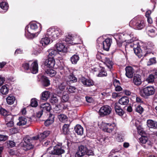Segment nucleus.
<instances>
[{
	"label": "nucleus",
	"instance_id": "4d7b16f0",
	"mask_svg": "<svg viewBox=\"0 0 157 157\" xmlns=\"http://www.w3.org/2000/svg\"><path fill=\"white\" fill-rule=\"evenodd\" d=\"M0 113L4 116L6 117L9 114H10V113L7 112L6 109L2 108L1 109Z\"/></svg>",
	"mask_w": 157,
	"mask_h": 157
},
{
	"label": "nucleus",
	"instance_id": "e2e57ef3",
	"mask_svg": "<svg viewBox=\"0 0 157 157\" xmlns=\"http://www.w3.org/2000/svg\"><path fill=\"white\" fill-rule=\"evenodd\" d=\"M130 43H131V44H130V46L131 47L133 48L134 47H135L137 46V44H138V42L135 41V40H134L132 42H130Z\"/></svg>",
	"mask_w": 157,
	"mask_h": 157
},
{
	"label": "nucleus",
	"instance_id": "680f3d73",
	"mask_svg": "<svg viewBox=\"0 0 157 157\" xmlns=\"http://www.w3.org/2000/svg\"><path fill=\"white\" fill-rule=\"evenodd\" d=\"M13 117L10 114L6 116V121H13Z\"/></svg>",
	"mask_w": 157,
	"mask_h": 157
},
{
	"label": "nucleus",
	"instance_id": "b1692460",
	"mask_svg": "<svg viewBox=\"0 0 157 157\" xmlns=\"http://www.w3.org/2000/svg\"><path fill=\"white\" fill-rule=\"evenodd\" d=\"M147 125L150 128H157V122L151 120H148L147 121Z\"/></svg>",
	"mask_w": 157,
	"mask_h": 157
},
{
	"label": "nucleus",
	"instance_id": "774afa93",
	"mask_svg": "<svg viewBox=\"0 0 157 157\" xmlns=\"http://www.w3.org/2000/svg\"><path fill=\"white\" fill-rule=\"evenodd\" d=\"M8 122L6 123V124L8 127H12L13 125V121H7Z\"/></svg>",
	"mask_w": 157,
	"mask_h": 157
},
{
	"label": "nucleus",
	"instance_id": "72a5a7b5",
	"mask_svg": "<svg viewBox=\"0 0 157 157\" xmlns=\"http://www.w3.org/2000/svg\"><path fill=\"white\" fill-rule=\"evenodd\" d=\"M19 121L17 123V125L22 126L25 125L27 122V119L24 117H21L19 118Z\"/></svg>",
	"mask_w": 157,
	"mask_h": 157
},
{
	"label": "nucleus",
	"instance_id": "2f4dec72",
	"mask_svg": "<svg viewBox=\"0 0 157 157\" xmlns=\"http://www.w3.org/2000/svg\"><path fill=\"white\" fill-rule=\"evenodd\" d=\"M46 74L51 77L54 76L56 74V71L51 68L45 69Z\"/></svg>",
	"mask_w": 157,
	"mask_h": 157
},
{
	"label": "nucleus",
	"instance_id": "393cba45",
	"mask_svg": "<svg viewBox=\"0 0 157 157\" xmlns=\"http://www.w3.org/2000/svg\"><path fill=\"white\" fill-rule=\"evenodd\" d=\"M57 53L58 52L56 50L53 49L48 50L47 52L48 58H53Z\"/></svg>",
	"mask_w": 157,
	"mask_h": 157
},
{
	"label": "nucleus",
	"instance_id": "f257e3e1",
	"mask_svg": "<svg viewBox=\"0 0 157 157\" xmlns=\"http://www.w3.org/2000/svg\"><path fill=\"white\" fill-rule=\"evenodd\" d=\"M63 33V31L59 28H50L47 30L46 37L42 38L40 40V44L43 46L46 45L50 42V39L52 40L56 39Z\"/></svg>",
	"mask_w": 157,
	"mask_h": 157
},
{
	"label": "nucleus",
	"instance_id": "f8f14e48",
	"mask_svg": "<svg viewBox=\"0 0 157 157\" xmlns=\"http://www.w3.org/2000/svg\"><path fill=\"white\" fill-rule=\"evenodd\" d=\"M116 125L115 123H106L105 124V127L103 129L105 132L111 133L116 129Z\"/></svg>",
	"mask_w": 157,
	"mask_h": 157
},
{
	"label": "nucleus",
	"instance_id": "423d86ee",
	"mask_svg": "<svg viewBox=\"0 0 157 157\" xmlns=\"http://www.w3.org/2000/svg\"><path fill=\"white\" fill-rule=\"evenodd\" d=\"M30 62H25L22 65V68L24 70L30 69L33 74H36L38 71V64L37 61H35L31 63V66L29 67Z\"/></svg>",
	"mask_w": 157,
	"mask_h": 157
},
{
	"label": "nucleus",
	"instance_id": "9d476101",
	"mask_svg": "<svg viewBox=\"0 0 157 157\" xmlns=\"http://www.w3.org/2000/svg\"><path fill=\"white\" fill-rule=\"evenodd\" d=\"M55 64V61L54 58H49L44 62V67L45 69L52 68L54 67Z\"/></svg>",
	"mask_w": 157,
	"mask_h": 157
},
{
	"label": "nucleus",
	"instance_id": "7c9ffc66",
	"mask_svg": "<svg viewBox=\"0 0 157 157\" xmlns=\"http://www.w3.org/2000/svg\"><path fill=\"white\" fill-rule=\"evenodd\" d=\"M50 133L49 131H46L42 133L39 135V140L41 141L47 137Z\"/></svg>",
	"mask_w": 157,
	"mask_h": 157
},
{
	"label": "nucleus",
	"instance_id": "864d4df0",
	"mask_svg": "<svg viewBox=\"0 0 157 157\" xmlns=\"http://www.w3.org/2000/svg\"><path fill=\"white\" fill-rule=\"evenodd\" d=\"M135 111L140 114H141L144 111L143 108L140 105H138L136 107Z\"/></svg>",
	"mask_w": 157,
	"mask_h": 157
},
{
	"label": "nucleus",
	"instance_id": "c9c22d12",
	"mask_svg": "<svg viewBox=\"0 0 157 157\" xmlns=\"http://www.w3.org/2000/svg\"><path fill=\"white\" fill-rule=\"evenodd\" d=\"M50 94L49 91H44L42 93L41 98L42 100L46 101L49 98Z\"/></svg>",
	"mask_w": 157,
	"mask_h": 157
},
{
	"label": "nucleus",
	"instance_id": "9b49d317",
	"mask_svg": "<svg viewBox=\"0 0 157 157\" xmlns=\"http://www.w3.org/2000/svg\"><path fill=\"white\" fill-rule=\"evenodd\" d=\"M154 46L153 43L150 42H149L147 44H145L143 45L142 47L145 51L144 56H146L147 54L151 52V50Z\"/></svg>",
	"mask_w": 157,
	"mask_h": 157
},
{
	"label": "nucleus",
	"instance_id": "37998d69",
	"mask_svg": "<svg viewBox=\"0 0 157 157\" xmlns=\"http://www.w3.org/2000/svg\"><path fill=\"white\" fill-rule=\"evenodd\" d=\"M69 125L68 124H65L63 126L62 128V130L63 133L64 134H67L69 132Z\"/></svg>",
	"mask_w": 157,
	"mask_h": 157
},
{
	"label": "nucleus",
	"instance_id": "bb28decb",
	"mask_svg": "<svg viewBox=\"0 0 157 157\" xmlns=\"http://www.w3.org/2000/svg\"><path fill=\"white\" fill-rule=\"evenodd\" d=\"M24 140V143L23 144V149L25 150H28L32 148L33 146L31 144L32 143H30L28 141H25Z\"/></svg>",
	"mask_w": 157,
	"mask_h": 157
},
{
	"label": "nucleus",
	"instance_id": "5fc2aeb1",
	"mask_svg": "<svg viewBox=\"0 0 157 157\" xmlns=\"http://www.w3.org/2000/svg\"><path fill=\"white\" fill-rule=\"evenodd\" d=\"M49 81L47 77H44L43 79V84L44 86H48L50 85Z\"/></svg>",
	"mask_w": 157,
	"mask_h": 157
},
{
	"label": "nucleus",
	"instance_id": "2eb2a0df",
	"mask_svg": "<svg viewBox=\"0 0 157 157\" xmlns=\"http://www.w3.org/2000/svg\"><path fill=\"white\" fill-rule=\"evenodd\" d=\"M51 108L50 104L48 103H45L41 104L40 105V109L44 113H48L50 112Z\"/></svg>",
	"mask_w": 157,
	"mask_h": 157
},
{
	"label": "nucleus",
	"instance_id": "de8ad7c7",
	"mask_svg": "<svg viewBox=\"0 0 157 157\" xmlns=\"http://www.w3.org/2000/svg\"><path fill=\"white\" fill-rule=\"evenodd\" d=\"M116 139L118 142H123L124 140V136L123 134L121 133H118Z\"/></svg>",
	"mask_w": 157,
	"mask_h": 157
},
{
	"label": "nucleus",
	"instance_id": "1a4fd4ad",
	"mask_svg": "<svg viewBox=\"0 0 157 157\" xmlns=\"http://www.w3.org/2000/svg\"><path fill=\"white\" fill-rule=\"evenodd\" d=\"M112 109L109 106L104 105L100 109L99 114L101 116H104L109 114L111 112Z\"/></svg>",
	"mask_w": 157,
	"mask_h": 157
},
{
	"label": "nucleus",
	"instance_id": "dca6fc26",
	"mask_svg": "<svg viewBox=\"0 0 157 157\" xmlns=\"http://www.w3.org/2000/svg\"><path fill=\"white\" fill-rule=\"evenodd\" d=\"M139 141L140 143L142 144H146L149 147H151L152 146V143L148 140L147 136H142L139 138Z\"/></svg>",
	"mask_w": 157,
	"mask_h": 157
},
{
	"label": "nucleus",
	"instance_id": "0eeeda50",
	"mask_svg": "<svg viewBox=\"0 0 157 157\" xmlns=\"http://www.w3.org/2000/svg\"><path fill=\"white\" fill-rule=\"evenodd\" d=\"M41 26L39 23H31L25 28V31L30 33H36L39 34L41 31Z\"/></svg>",
	"mask_w": 157,
	"mask_h": 157
},
{
	"label": "nucleus",
	"instance_id": "3c124183",
	"mask_svg": "<svg viewBox=\"0 0 157 157\" xmlns=\"http://www.w3.org/2000/svg\"><path fill=\"white\" fill-rule=\"evenodd\" d=\"M154 78L155 77L154 75L151 74L149 75L146 80L149 83H151L154 81Z\"/></svg>",
	"mask_w": 157,
	"mask_h": 157
},
{
	"label": "nucleus",
	"instance_id": "338daca9",
	"mask_svg": "<svg viewBox=\"0 0 157 157\" xmlns=\"http://www.w3.org/2000/svg\"><path fill=\"white\" fill-rule=\"evenodd\" d=\"M113 85L114 86L120 85V82L119 80L115 79L113 80Z\"/></svg>",
	"mask_w": 157,
	"mask_h": 157
},
{
	"label": "nucleus",
	"instance_id": "a19ab883",
	"mask_svg": "<svg viewBox=\"0 0 157 157\" xmlns=\"http://www.w3.org/2000/svg\"><path fill=\"white\" fill-rule=\"evenodd\" d=\"M68 81L71 82H75L77 81V78L72 73H71L68 76Z\"/></svg>",
	"mask_w": 157,
	"mask_h": 157
},
{
	"label": "nucleus",
	"instance_id": "69168bd1",
	"mask_svg": "<svg viewBox=\"0 0 157 157\" xmlns=\"http://www.w3.org/2000/svg\"><path fill=\"white\" fill-rule=\"evenodd\" d=\"M7 139V136H6L0 135V141H5Z\"/></svg>",
	"mask_w": 157,
	"mask_h": 157
},
{
	"label": "nucleus",
	"instance_id": "6ab92c4d",
	"mask_svg": "<svg viewBox=\"0 0 157 157\" xmlns=\"http://www.w3.org/2000/svg\"><path fill=\"white\" fill-rule=\"evenodd\" d=\"M55 47L57 50L59 52H64L67 51V48L62 43H59L56 44Z\"/></svg>",
	"mask_w": 157,
	"mask_h": 157
},
{
	"label": "nucleus",
	"instance_id": "c85d7f7f",
	"mask_svg": "<svg viewBox=\"0 0 157 157\" xmlns=\"http://www.w3.org/2000/svg\"><path fill=\"white\" fill-rule=\"evenodd\" d=\"M129 99L126 96H123L119 100V103L122 105H127L129 102Z\"/></svg>",
	"mask_w": 157,
	"mask_h": 157
},
{
	"label": "nucleus",
	"instance_id": "39448f33",
	"mask_svg": "<svg viewBox=\"0 0 157 157\" xmlns=\"http://www.w3.org/2000/svg\"><path fill=\"white\" fill-rule=\"evenodd\" d=\"M139 94L140 96L146 98L153 95L155 92V89L152 86H147L144 88H139Z\"/></svg>",
	"mask_w": 157,
	"mask_h": 157
},
{
	"label": "nucleus",
	"instance_id": "ddd939ff",
	"mask_svg": "<svg viewBox=\"0 0 157 157\" xmlns=\"http://www.w3.org/2000/svg\"><path fill=\"white\" fill-rule=\"evenodd\" d=\"M146 31L148 36L153 37L155 36L157 34V31L154 26L149 25L146 28Z\"/></svg>",
	"mask_w": 157,
	"mask_h": 157
},
{
	"label": "nucleus",
	"instance_id": "f3484780",
	"mask_svg": "<svg viewBox=\"0 0 157 157\" xmlns=\"http://www.w3.org/2000/svg\"><path fill=\"white\" fill-rule=\"evenodd\" d=\"M125 70L126 76L129 78H132L134 72V70L133 68L131 67L128 66L125 68Z\"/></svg>",
	"mask_w": 157,
	"mask_h": 157
},
{
	"label": "nucleus",
	"instance_id": "09e8293b",
	"mask_svg": "<svg viewBox=\"0 0 157 157\" xmlns=\"http://www.w3.org/2000/svg\"><path fill=\"white\" fill-rule=\"evenodd\" d=\"M76 37L74 36V39L73 40L76 41V42L74 43V44H80L82 43V41L81 40V38L79 36L76 35Z\"/></svg>",
	"mask_w": 157,
	"mask_h": 157
},
{
	"label": "nucleus",
	"instance_id": "8fccbe9b",
	"mask_svg": "<svg viewBox=\"0 0 157 157\" xmlns=\"http://www.w3.org/2000/svg\"><path fill=\"white\" fill-rule=\"evenodd\" d=\"M156 61L155 58L153 57L150 58L147 63L148 66L151 65L156 63Z\"/></svg>",
	"mask_w": 157,
	"mask_h": 157
},
{
	"label": "nucleus",
	"instance_id": "cd10ccee",
	"mask_svg": "<svg viewBox=\"0 0 157 157\" xmlns=\"http://www.w3.org/2000/svg\"><path fill=\"white\" fill-rule=\"evenodd\" d=\"M15 98L12 94H9L6 98V101L7 103L9 105H12L13 104Z\"/></svg>",
	"mask_w": 157,
	"mask_h": 157
},
{
	"label": "nucleus",
	"instance_id": "412c9836",
	"mask_svg": "<svg viewBox=\"0 0 157 157\" xmlns=\"http://www.w3.org/2000/svg\"><path fill=\"white\" fill-rule=\"evenodd\" d=\"M75 131L78 135L82 136L83 133V128L80 124H77L75 127Z\"/></svg>",
	"mask_w": 157,
	"mask_h": 157
},
{
	"label": "nucleus",
	"instance_id": "c756f323",
	"mask_svg": "<svg viewBox=\"0 0 157 157\" xmlns=\"http://www.w3.org/2000/svg\"><path fill=\"white\" fill-rule=\"evenodd\" d=\"M38 139L39 140L38 135L31 138L29 137H26L24 138V140L25 141H28L30 143H33L35 141Z\"/></svg>",
	"mask_w": 157,
	"mask_h": 157
},
{
	"label": "nucleus",
	"instance_id": "bf43d9fd",
	"mask_svg": "<svg viewBox=\"0 0 157 157\" xmlns=\"http://www.w3.org/2000/svg\"><path fill=\"white\" fill-rule=\"evenodd\" d=\"M115 39L117 41V45L119 47H121L122 46V43L124 41H122V39H119L118 38H117L116 37V36H115Z\"/></svg>",
	"mask_w": 157,
	"mask_h": 157
},
{
	"label": "nucleus",
	"instance_id": "6e6552de",
	"mask_svg": "<svg viewBox=\"0 0 157 157\" xmlns=\"http://www.w3.org/2000/svg\"><path fill=\"white\" fill-rule=\"evenodd\" d=\"M129 25L132 26L134 29L140 30L145 26L144 21L141 20H137L134 18L132 20L129 22Z\"/></svg>",
	"mask_w": 157,
	"mask_h": 157
},
{
	"label": "nucleus",
	"instance_id": "7ed1b4c3",
	"mask_svg": "<svg viewBox=\"0 0 157 157\" xmlns=\"http://www.w3.org/2000/svg\"><path fill=\"white\" fill-rule=\"evenodd\" d=\"M94 154L92 150H88L87 148L82 145L80 146L75 155V157H82L86 155L87 156L93 155Z\"/></svg>",
	"mask_w": 157,
	"mask_h": 157
},
{
	"label": "nucleus",
	"instance_id": "0e129e2a",
	"mask_svg": "<svg viewBox=\"0 0 157 157\" xmlns=\"http://www.w3.org/2000/svg\"><path fill=\"white\" fill-rule=\"evenodd\" d=\"M10 131L12 134H14L17 133L18 132V130L17 128H14L10 129Z\"/></svg>",
	"mask_w": 157,
	"mask_h": 157
},
{
	"label": "nucleus",
	"instance_id": "79ce46f5",
	"mask_svg": "<svg viewBox=\"0 0 157 157\" xmlns=\"http://www.w3.org/2000/svg\"><path fill=\"white\" fill-rule=\"evenodd\" d=\"M67 84V82L66 81H64L61 82L59 85L58 88L60 90H63Z\"/></svg>",
	"mask_w": 157,
	"mask_h": 157
},
{
	"label": "nucleus",
	"instance_id": "603ef678",
	"mask_svg": "<svg viewBox=\"0 0 157 157\" xmlns=\"http://www.w3.org/2000/svg\"><path fill=\"white\" fill-rule=\"evenodd\" d=\"M31 105L33 107H36L38 105V102L36 98L32 99L31 101Z\"/></svg>",
	"mask_w": 157,
	"mask_h": 157
},
{
	"label": "nucleus",
	"instance_id": "f704fd0d",
	"mask_svg": "<svg viewBox=\"0 0 157 157\" xmlns=\"http://www.w3.org/2000/svg\"><path fill=\"white\" fill-rule=\"evenodd\" d=\"M9 91L8 86L7 85L2 86L0 89V92L2 94L6 95L7 94Z\"/></svg>",
	"mask_w": 157,
	"mask_h": 157
},
{
	"label": "nucleus",
	"instance_id": "4be33fe9",
	"mask_svg": "<svg viewBox=\"0 0 157 157\" xmlns=\"http://www.w3.org/2000/svg\"><path fill=\"white\" fill-rule=\"evenodd\" d=\"M114 108L116 113L117 115L121 116L123 115L124 112L118 103L115 104Z\"/></svg>",
	"mask_w": 157,
	"mask_h": 157
},
{
	"label": "nucleus",
	"instance_id": "49530a36",
	"mask_svg": "<svg viewBox=\"0 0 157 157\" xmlns=\"http://www.w3.org/2000/svg\"><path fill=\"white\" fill-rule=\"evenodd\" d=\"M67 91L71 93H74L76 92L77 89L74 86H69L67 87Z\"/></svg>",
	"mask_w": 157,
	"mask_h": 157
},
{
	"label": "nucleus",
	"instance_id": "473e14b6",
	"mask_svg": "<svg viewBox=\"0 0 157 157\" xmlns=\"http://www.w3.org/2000/svg\"><path fill=\"white\" fill-rule=\"evenodd\" d=\"M136 47H134V51L135 54L138 56L140 57L143 55V53L140 47L137 45Z\"/></svg>",
	"mask_w": 157,
	"mask_h": 157
},
{
	"label": "nucleus",
	"instance_id": "aec40b11",
	"mask_svg": "<svg viewBox=\"0 0 157 157\" xmlns=\"http://www.w3.org/2000/svg\"><path fill=\"white\" fill-rule=\"evenodd\" d=\"M81 82L84 85L87 86L94 85V82L92 80L90 79H87L84 77L82 78Z\"/></svg>",
	"mask_w": 157,
	"mask_h": 157
},
{
	"label": "nucleus",
	"instance_id": "a211bd4d",
	"mask_svg": "<svg viewBox=\"0 0 157 157\" xmlns=\"http://www.w3.org/2000/svg\"><path fill=\"white\" fill-rule=\"evenodd\" d=\"M133 82L136 86L140 85L142 82L141 76L138 74L135 75L133 77Z\"/></svg>",
	"mask_w": 157,
	"mask_h": 157
},
{
	"label": "nucleus",
	"instance_id": "13d9d810",
	"mask_svg": "<svg viewBox=\"0 0 157 157\" xmlns=\"http://www.w3.org/2000/svg\"><path fill=\"white\" fill-rule=\"evenodd\" d=\"M68 95L67 94H66L63 96L61 99V101L63 102H66L68 100Z\"/></svg>",
	"mask_w": 157,
	"mask_h": 157
},
{
	"label": "nucleus",
	"instance_id": "6e6d98bb",
	"mask_svg": "<svg viewBox=\"0 0 157 157\" xmlns=\"http://www.w3.org/2000/svg\"><path fill=\"white\" fill-rule=\"evenodd\" d=\"M105 57V56H104L103 55L99 53L97 54L96 55L97 58L102 62L103 61L102 59H104Z\"/></svg>",
	"mask_w": 157,
	"mask_h": 157
},
{
	"label": "nucleus",
	"instance_id": "a878e982",
	"mask_svg": "<svg viewBox=\"0 0 157 157\" xmlns=\"http://www.w3.org/2000/svg\"><path fill=\"white\" fill-rule=\"evenodd\" d=\"M0 7L2 10L0 11L2 13L6 12L9 6L7 3L5 2H2L0 4Z\"/></svg>",
	"mask_w": 157,
	"mask_h": 157
},
{
	"label": "nucleus",
	"instance_id": "052dcab7",
	"mask_svg": "<svg viewBox=\"0 0 157 157\" xmlns=\"http://www.w3.org/2000/svg\"><path fill=\"white\" fill-rule=\"evenodd\" d=\"M98 140L99 141V143L102 144L105 143V137H102L98 138Z\"/></svg>",
	"mask_w": 157,
	"mask_h": 157
},
{
	"label": "nucleus",
	"instance_id": "5701e85b",
	"mask_svg": "<svg viewBox=\"0 0 157 157\" xmlns=\"http://www.w3.org/2000/svg\"><path fill=\"white\" fill-rule=\"evenodd\" d=\"M102 60H103L102 62L106 65L109 69H110L112 68L113 62L109 58L105 56L104 59H102Z\"/></svg>",
	"mask_w": 157,
	"mask_h": 157
},
{
	"label": "nucleus",
	"instance_id": "58836bf2",
	"mask_svg": "<svg viewBox=\"0 0 157 157\" xmlns=\"http://www.w3.org/2000/svg\"><path fill=\"white\" fill-rule=\"evenodd\" d=\"M79 59L78 55L75 54L73 55L70 59L71 62L72 64H76Z\"/></svg>",
	"mask_w": 157,
	"mask_h": 157
},
{
	"label": "nucleus",
	"instance_id": "20e7f679",
	"mask_svg": "<svg viewBox=\"0 0 157 157\" xmlns=\"http://www.w3.org/2000/svg\"><path fill=\"white\" fill-rule=\"evenodd\" d=\"M117 38L122 39V41L127 43L132 42L134 40H135L136 38L133 36V34L130 31H127L124 34L121 33L116 36Z\"/></svg>",
	"mask_w": 157,
	"mask_h": 157
},
{
	"label": "nucleus",
	"instance_id": "a18cd8bd",
	"mask_svg": "<svg viewBox=\"0 0 157 157\" xmlns=\"http://www.w3.org/2000/svg\"><path fill=\"white\" fill-rule=\"evenodd\" d=\"M58 117L59 120L61 122H64L67 121V116L63 114H60L59 115Z\"/></svg>",
	"mask_w": 157,
	"mask_h": 157
},
{
	"label": "nucleus",
	"instance_id": "ea45409f",
	"mask_svg": "<svg viewBox=\"0 0 157 157\" xmlns=\"http://www.w3.org/2000/svg\"><path fill=\"white\" fill-rule=\"evenodd\" d=\"M50 102L53 105H56L55 108L56 110H57V108L58 106L57 105L58 104V99L57 98L54 96L52 97L50 99Z\"/></svg>",
	"mask_w": 157,
	"mask_h": 157
},
{
	"label": "nucleus",
	"instance_id": "4c0bfd02",
	"mask_svg": "<svg viewBox=\"0 0 157 157\" xmlns=\"http://www.w3.org/2000/svg\"><path fill=\"white\" fill-rule=\"evenodd\" d=\"M54 121V116L52 114H50L48 118L44 122L45 126H48L52 123Z\"/></svg>",
	"mask_w": 157,
	"mask_h": 157
},
{
	"label": "nucleus",
	"instance_id": "e433bc0d",
	"mask_svg": "<svg viewBox=\"0 0 157 157\" xmlns=\"http://www.w3.org/2000/svg\"><path fill=\"white\" fill-rule=\"evenodd\" d=\"M38 34V33H30V32H28V33L25 34V36L28 39H32L36 37Z\"/></svg>",
	"mask_w": 157,
	"mask_h": 157
},
{
	"label": "nucleus",
	"instance_id": "c03bdc74",
	"mask_svg": "<svg viewBox=\"0 0 157 157\" xmlns=\"http://www.w3.org/2000/svg\"><path fill=\"white\" fill-rule=\"evenodd\" d=\"M107 75V73L105 71L104 68L102 67L100 71L98 74L97 76L100 77H102L103 76H106Z\"/></svg>",
	"mask_w": 157,
	"mask_h": 157
},
{
	"label": "nucleus",
	"instance_id": "f03ea898",
	"mask_svg": "<svg viewBox=\"0 0 157 157\" xmlns=\"http://www.w3.org/2000/svg\"><path fill=\"white\" fill-rule=\"evenodd\" d=\"M112 40L110 38L104 40L102 36L99 37L97 40V44L99 48H103L104 50L108 51L110 46Z\"/></svg>",
	"mask_w": 157,
	"mask_h": 157
},
{
	"label": "nucleus",
	"instance_id": "4468645a",
	"mask_svg": "<svg viewBox=\"0 0 157 157\" xmlns=\"http://www.w3.org/2000/svg\"><path fill=\"white\" fill-rule=\"evenodd\" d=\"M64 151L59 146H56L53 148V149L51 151H49L50 154L56 155H60L64 153Z\"/></svg>",
	"mask_w": 157,
	"mask_h": 157
}]
</instances>
